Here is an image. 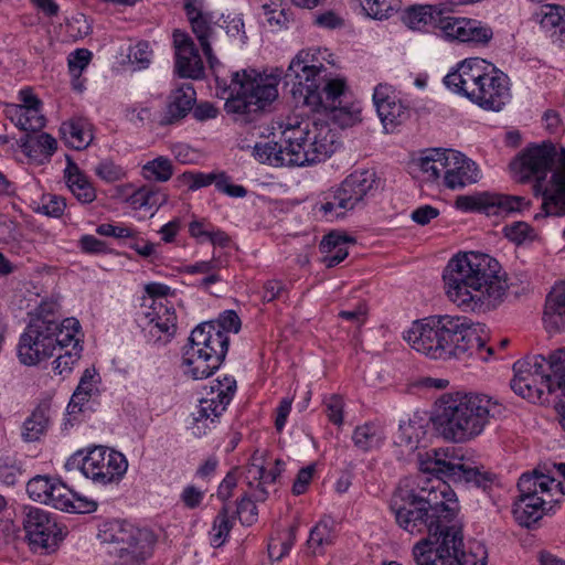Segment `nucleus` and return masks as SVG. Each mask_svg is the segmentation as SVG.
<instances>
[{
    "mask_svg": "<svg viewBox=\"0 0 565 565\" xmlns=\"http://www.w3.org/2000/svg\"><path fill=\"white\" fill-rule=\"evenodd\" d=\"M535 20L542 29L558 32L565 38V8L556 4H544L535 13Z\"/></svg>",
    "mask_w": 565,
    "mask_h": 565,
    "instance_id": "nucleus-37",
    "label": "nucleus"
},
{
    "mask_svg": "<svg viewBox=\"0 0 565 565\" xmlns=\"http://www.w3.org/2000/svg\"><path fill=\"white\" fill-rule=\"evenodd\" d=\"M324 405L329 420L334 425H342L344 407L342 397L339 395H331L326 399Z\"/></svg>",
    "mask_w": 565,
    "mask_h": 565,
    "instance_id": "nucleus-57",
    "label": "nucleus"
},
{
    "mask_svg": "<svg viewBox=\"0 0 565 565\" xmlns=\"http://www.w3.org/2000/svg\"><path fill=\"white\" fill-rule=\"evenodd\" d=\"M263 477L264 466L262 462V457H258L257 454H254L252 457V462L248 463L245 469V478L249 488H253L255 484L253 498L260 502L268 498V491L263 487Z\"/></svg>",
    "mask_w": 565,
    "mask_h": 565,
    "instance_id": "nucleus-41",
    "label": "nucleus"
},
{
    "mask_svg": "<svg viewBox=\"0 0 565 565\" xmlns=\"http://www.w3.org/2000/svg\"><path fill=\"white\" fill-rule=\"evenodd\" d=\"M241 319L233 310L220 315L216 321H207L192 330L183 351L185 373L194 380L212 375L224 361L230 339L227 332L237 333Z\"/></svg>",
    "mask_w": 565,
    "mask_h": 565,
    "instance_id": "nucleus-7",
    "label": "nucleus"
},
{
    "mask_svg": "<svg viewBox=\"0 0 565 565\" xmlns=\"http://www.w3.org/2000/svg\"><path fill=\"white\" fill-rule=\"evenodd\" d=\"M236 388L234 379L225 377L224 382L218 381L217 394L211 398H202L196 411L193 413L194 424L192 433L201 437L206 429L215 423L230 404Z\"/></svg>",
    "mask_w": 565,
    "mask_h": 565,
    "instance_id": "nucleus-19",
    "label": "nucleus"
},
{
    "mask_svg": "<svg viewBox=\"0 0 565 565\" xmlns=\"http://www.w3.org/2000/svg\"><path fill=\"white\" fill-rule=\"evenodd\" d=\"M104 542L117 565H139L152 554L154 539L147 530L126 525L105 533Z\"/></svg>",
    "mask_w": 565,
    "mask_h": 565,
    "instance_id": "nucleus-15",
    "label": "nucleus"
},
{
    "mask_svg": "<svg viewBox=\"0 0 565 565\" xmlns=\"http://www.w3.org/2000/svg\"><path fill=\"white\" fill-rule=\"evenodd\" d=\"M315 24L320 28L334 30V29L342 28L344 24V21L334 11H326V12L317 14L315 17Z\"/></svg>",
    "mask_w": 565,
    "mask_h": 565,
    "instance_id": "nucleus-62",
    "label": "nucleus"
},
{
    "mask_svg": "<svg viewBox=\"0 0 565 565\" xmlns=\"http://www.w3.org/2000/svg\"><path fill=\"white\" fill-rule=\"evenodd\" d=\"M23 527L30 545L33 547L51 548L61 540V529L50 514L39 508H29Z\"/></svg>",
    "mask_w": 565,
    "mask_h": 565,
    "instance_id": "nucleus-20",
    "label": "nucleus"
},
{
    "mask_svg": "<svg viewBox=\"0 0 565 565\" xmlns=\"http://www.w3.org/2000/svg\"><path fill=\"white\" fill-rule=\"evenodd\" d=\"M530 202L520 195L481 192L459 195L456 206L465 212H481L487 215H508L527 209Z\"/></svg>",
    "mask_w": 565,
    "mask_h": 565,
    "instance_id": "nucleus-18",
    "label": "nucleus"
},
{
    "mask_svg": "<svg viewBox=\"0 0 565 565\" xmlns=\"http://www.w3.org/2000/svg\"><path fill=\"white\" fill-rule=\"evenodd\" d=\"M354 238L339 232H331L320 243V250L323 255L322 263L328 267H334L348 256V245L353 244Z\"/></svg>",
    "mask_w": 565,
    "mask_h": 565,
    "instance_id": "nucleus-30",
    "label": "nucleus"
},
{
    "mask_svg": "<svg viewBox=\"0 0 565 565\" xmlns=\"http://www.w3.org/2000/svg\"><path fill=\"white\" fill-rule=\"evenodd\" d=\"M511 169L521 182L535 179L536 188L543 189L546 215H565V148L557 151L551 141L533 145L511 162Z\"/></svg>",
    "mask_w": 565,
    "mask_h": 565,
    "instance_id": "nucleus-6",
    "label": "nucleus"
},
{
    "mask_svg": "<svg viewBox=\"0 0 565 565\" xmlns=\"http://www.w3.org/2000/svg\"><path fill=\"white\" fill-rule=\"evenodd\" d=\"M445 184L449 189L463 188L479 180L477 164L461 152L451 150Z\"/></svg>",
    "mask_w": 565,
    "mask_h": 565,
    "instance_id": "nucleus-26",
    "label": "nucleus"
},
{
    "mask_svg": "<svg viewBox=\"0 0 565 565\" xmlns=\"http://www.w3.org/2000/svg\"><path fill=\"white\" fill-rule=\"evenodd\" d=\"M233 527V521L230 516V509L227 504H224L217 515L215 516L210 532L211 544L213 547L222 546L231 530Z\"/></svg>",
    "mask_w": 565,
    "mask_h": 565,
    "instance_id": "nucleus-42",
    "label": "nucleus"
},
{
    "mask_svg": "<svg viewBox=\"0 0 565 565\" xmlns=\"http://www.w3.org/2000/svg\"><path fill=\"white\" fill-rule=\"evenodd\" d=\"M49 423L47 409L45 407H38L23 423L21 433L23 440L31 443L40 439L45 433Z\"/></svg>",
    "mask_w": 565,
    "mask_h": 565,
    "instance_id": "nucleus-39",
    "label": "nucleus"
},
{
    "mask_svg": "<svg viewBox=\"0 0 565 565\" xmlns=\"http://www.w3.org/2000/svg\"><path fill=\"white\" fill-rule=\"evenodd\" d=\"M20 147L24 152L40 151L47 156H52L57 149L56 140L49 134L42 132L36 137L26 134L20 139Z\"/></svg>",
    "mask_w": 565,
    "mask_h": 565,
    "instance_id": "nucleus-43",
    "label": "nucleus"
},
{
    "mask_svg": "<svg viewBox=\"0 0 565 565\" xmlns=\"http://www.w3.org/2000/svg\"><path fill=\"white\" fill-rule=\"evenodd\" d=\"M546 359L541 355L526 356L513 364L514 377L511 381L513 392L524 398L540 397L546 390H554L553 375L547 373Z\"/></svg>",
    "mask_w": 565,
    "mask_h": 565,
    "instance_id": "nucleus-17",
    "label": "nucleus"
},
{
    "mask_svg": "<svg viewBox=\"0 0 565 565\" xmlns=\"http://www.w3.org/2000/svg\"><path fill=\"white\" fill-rule=\"evenodd\" d=\"M384 439V428L377 423H365L358 426L352 435L354 446L364 452L380 448Z\"/></svg>",
    "mask_w": 565,
    "mask_h": 565,
    "instance_id": "nucleus-33",
    "label": "nucleus"
},
{
    "mask_svg": "<svg viewBox=\"0 0 565 565\" xmlns=\"http://www.w3.org/2000/svg\"><path fill=\"white\" fill-rule=\"evenodd\" d=\"M373 102L384 129L393 131L396 126L406 121L409 117L408 107L395 95L388 85L379 84L373 94Z\"/></svg>",
    "mask_w": 565,
    "mask_h": 565,
    "instance_id": "nucleus-21",
    "label": "nucleus"
},
{
    "mask_svg": "<svg viewBox=\"0 0 565 565\" xmlns=\"http://www.w3.org/2000/svg\"><path fill=\"white\" fill-rule=\"evenodd\" d=\"M403 338L414 350L434 360L459 358L475 348L481 350L484 347L478 329L460 316H439L415 321Z\"/></svg>",
    "mask_w": 565,
    "mask_h": 565,
    "instance_id": "nucleus-5",
    "label": "nucleus"
},
{
    "mask_svg": "<svg viewBox=\"0 0 565 565\" xmlns=\"http://www.w3.org/2000/svg\"><path fill=\"white\" fill-rule=\"evenodd\" d=\"M503 232L508 239L518 245L534 238L533 228L525 222H513L504 226Z\"/></svg>",
    "mask_w": 565,
    "mask_h": 565,
    "instance_id": "nucleus-50",
    "label": "nucleus"
},
{
    "mask_svg": "<svg viewBox=\"0 0 565 565\" xmlns=\"http://www.w3.org/2000/svg\"><path fill=\"white\" fill-rule=\"evenodd\" d=\"M74 467L95 483L108 484L122 479L128 469V461L117 450L95 446L85 456L79 451L66 462L67 469Z\"/></svg>",
    "mask_w": 565,
    "mask_h": 565,
    "instance_id": "nucleus-14",
    "label": "nucleus"
},
{
    "mask_svg": "<svg viewBox=\"0 0 565 565\" xmlns=\"http://www.w3.org/2000/svg\"><path fill=\"white\" fill-rule=\"evenodd\" d=\"M99 382V375L95 369H86L81 377L77 388L72 395L71 402L68 403V413L74 414L81 411L84 402L88 401L89 397L98 392L97 384Z\"/></svg>",
    "mask_w": 565,
    "mask_h": 565,
    "instance_id": "nucleus-34",
    "label": "nucleus"
},
{
    "mask_svg": "<svg viewBox=\"0 0 565 565\" xmlns=\"http://www.w3.org/2000/svg\"><path fill=\"white\" fill-rule=\"evenodd\" d=\"M543 321L548 332H557L565 327V282L555 285L547 295Z\"/></svg>",
    "mask_w": 565,
    "mask_h": 565,
    "instance_id": "nucleus-28",
    "label": "nucleus"
},
{
    "mask_svg": "<svg viewBox=\"0 0 565 565\" xmlns=\"http://www.w3.org/2000/svg\"><path fill=\"white\" fill-rule=\"evenodd\" d=\"M82 349L78 334H73L72 341H67L64 345V353L58 354L54 361V372L63 376L68 374L74 364L79 360Z\"/></svg>",
    "mask_w": 565,
    "mask_h": 565,
    "instance_id": "nucleus-40",
    "label": "nucleus"
},
{
    "mask_svg": "<svg viewBox=\"0 0 565 565\" xmlns=\"http://www.w3.org/2000/svg\"><path fill=\"white\" fill-rule=\"evenodd\" d=\"M452 149H428L418 159V167L426 180L435 181L441 175H447L448 161Z\"/></svg>",
    "mask_w": 565,
    "mask_h": 565,
    "instance_id": "nucleus-31",
    "label": "nucleus"
},
{
    "mask_svg": "<svg viewBox=\"0 0 565 565\" xmlns=\"http://www.w3.org/2000/svg\"><path fill=\"white\" fill-rule=\"evenodd\" d=\"M61 134L65 142L77 150L86 148L93 140L88 124L79 120L63 122Z\"/></svg>",
    "mask_w": 565,
    "mask_h": 565,
    "instance_id": "nucleus-38",
    "label": "nucleus"
},
{
    "mask_svg": "<svg viewBox=\"0 0 565 565\" xmlns=\"http://www.w3.org/2000/svg\"><path fill=\"white\" fill-rule=\"evenodd\" d=\"M74 492L60 479L56 480L55 487L53 488V497L46 500L44 504L52 505L53 508L66 511L68 510L71 499H73Z\"/></svg>",
    "mask_w": 565,
    "mask_h": 565,
    "instance_id": "nucleus-49",
    "label": "nucleus"
},
{
    "mask_svg": "<svg viewBox=\"0 0 565 565\" xmlns=\"http://www.w3.org/2000/svg\"><path fill=\"white\" fill-rule=\"evenodd\" d=\"M302 124H308V126H309V127H307L308 134L305 136V138H302L301 141H299L301 148H303V151H306V152L311 151L315 148H317L318 142L319 143L323 142L322 141L323 137H321L322 135L328 140V143L330 146V151L327 152L324 156H322L321 158H319L315 161L305 162L302 166L312 164V163H317V162L326 160L328 157H330L334 152V135L331 134V129H330L329 125L326 122H318L316 120H313V121H311L309 119L298 120L297 118H294V119L290 118L286 122V127L287 128H296L297 126H302Z\"/></svg>",
    "mask_w": 565,
    "mask_h": 565,
    "instance_id": "nucleus-27",
    "label": "nucleus"
},
{
    "mask_svg": "<svg viewBox=\"0 0 565 565\" xmlns=\"http://www.w3.org/2000/svg\"><path fill=\"white\" fill-rule=\"evenodd\" d=\"M237 486V477L235 475V469L230 471L223 481L220 483L217 489V498L222 501H227L232 494L233 490Z\"/></svg>",
    "mask_w": 565,
    "mask_h": 565,
    "instance_id": "nucleus-64",
    "label": "nucleus"
},
{
    "mask_svg": "<svg viewBox=\"0 0 565 565\" xmlns=\"http://www.w3.org/2000/svg\"><path fill=\"white\" fill-rule=\"evenodd\" d=\"M143 330H148L152 338L160 339V334L172 335L177 329V316L173 307L163 303L161 300H152L148 311L138 318Z\"/></svg>",
    "mask_w": 565,
    "mask_h": 565,
    "instance_id": "nucleus-24",
    "label": "nucleus"
},
{
    "mask_svg": "<svg viewBox=\"0 0 565 565\" xmlns=\"http://www.w3.org/2000/svg\"><path fill=\"white\" fill-rule=\"evenodd\" d=\"M22 471L15 458H0V482L4 486H14L21 478Z\"/></svg>",
    "mask_w": 565,
    "mask_h": 565,
    "instance_id": "nucleus-46",
    "label": "nucleus"
},
{
    "mask_svg": "<svg viewBox=\"0 0 565 565\" xmlns=\"http://www.w3.org/2000/svg\"><path fill=\"white\" fill-rule=\"evenodd\" d=\"M547 362L548 370L552 371L553 380L557 387H563L559 385V379L563 374H565V350L559 349L553 352Z\"/></svg>",
    "mask_w": 565,
    "mask_h": 565,
    "instance_id": "nucleus-58",
    "label": "nucleus"
},
{
    "mask_svg": "<svg viewBox=\"0 0 565 565\" xmlns=\"http://www.w3.org/2000/svg\"><path fill=\"white\" fill-rule=\"evenodd\" d=\"M425 434L424 427L414 420L399 424L398 434L395 443L398 446H405L413 450L417 448L420 438Z\"/></svg>",
    "mask_w": 565,
    "mask_h": 565,
    "instance_id": "nucleus-45",
    "label": "nucleus"
},
{
    "mask_svg": "<svg viewBox=\"0 0 565 565\" xmlns=\"http://www.w3.org/2000/svg\"><path fill=\"white\" fill-rule=\"evenodd\" d=\"M52 478L47 476H35L26 483V492L29 497L38 502L44 503L49 500L47 489H52Z\"/></svg>",
    "mask_w": 565,
    "mask_h": 565,
    "instance_id": "nucleus-47",
    "label": "nucleus"
},
{
    "mask_svg": "<svg viewBox=\"0 0 565 565\" xmlns=\"http://www.w3.org/2000/svg\"><path fill=\"white\" fill-rule=\"evenodd\" d=\"M254 501L256 500L243 495L237 503L236 515L243 525H252L257 520L258 511Z\"/></svg>",
    "mask_w": 565,
    "mask_h": 565,
    "instance_id": "nucleus-53",
    "label": "nucleus"
},
{
    "mask_svg": "<svg viewBox=\"0 0 565 565\" xmlns=\"http://www.w3.org/2000/svg\"><path fill=\"white\" fill-rule=\"evenodd\" d=\"M92 52L87 49H77L68 55V68L73 76L78 77L92 60Z\"/></svg>",
    "mask_w": 565,
    "mask_h": 565,
    "instance_id": "nucleus-54",
    "label": "nucleus"
},
{
    "mask_svg": "<svg viewBox=\"0 0 565 565\" xmlns=\"http://www.w3.org/2000/svg\"><path fill=\"white\" fill-rule=\"evenodd\" d=\"M186 17L191 23L192 31L196 35L202 51L212 70H215L220 64L218 60L212 52L211 40L213 39L214 30L212 26L213 17L211 13L203 12L202 9L193 0H186L184 3Z\"/></svg>",
    "mask_w": 565,
    "mask_h": 565,
    "instance_id": "nucleus-23",
    "label": "nucleus"
},
{
    "mask_svg": "<svg viewBox=\"0 0 565 565\" xmlns=\"http://www.w3.org/2000/svg\"><path fill=\"white\" fill-rule=\"evenodd\" d=\"M335 537L334 521L331 518H323L310 531L307 545L313 554H322L327 546L334 543Z\"/></svg>",
    "mask_w": 565,
    "mask_h": 565,
    "instance_id": "nucleus-35",
    "label": "nucleus"
},
{
    "mask_svg": "<svg viewBox=\"0 0 565 565\" xmlns=\"http://www.w3.org/2000/svg\"><path fill=\"white\" fill-rule=\"evenodd\" d=\"M281 72L260 74L255 70L232 73L231 83L215 75L217 86L228 93L225 110L236 116L235 120L252 122L278 97V83Z\"/></svg>",
    "mask_w": 565,
    "mask_h": 565,
    "instance_id": "nucleus-10",
    "label": "nucleus"
},
{
    "mask_svg": "<svg viewBox=\"0 0 565 565\" xmlns=\"http://www.w3.org/2000/svg\"><path fill=\"white\" fill-rule=\"evenodd\" d=\"M444 84L486 110L500 111L511 99L509 77L482 58H467Z\"/></svg>",
    "mask_w": 565,
    "mask_h": 565,
    "instance_id": "nucleus-8",
    "label": "nucleus"
},
{
    "mask_svg": "<svg viewBox=\"0 0 565 565\" xmlns=\"http://www.w3.org/2000/svg\"><path fill=\"white\" fill-rule=\"evenodd\" d=\"M152 51L148 42H139L129 52V58L138 64L139 68H145L150 64Z\"/></svg>",
    "mask_w": 565,
    "mask_h": 565,
    "instance_id": "nucleus-59",
    "label": "nucleus"
},
{
    "mask_svg": "<svg viewBox=\"0 0 565 565\" xmlns=\"http://www.w3.org/2000/svg\"><path fill=\"white\" fill-rule=\"evenodd\" d=\"M307 127H309L308 124H302V126H297L296 128H287L285 126L281 132L285 146L277 142L256 143L253 151L254 157L259 162L274 167H302L305 162L321 158L330 151V146L326 138L322 139L324 142H318L317 148L307 152L303 151L299 143L308 134ZM321 137L324 136L322 135Z\"/></svg>",
    "mask_w": 565,
    "mask_h": 565,
    "instance_id": "nucleus-13",
    "label": "nucleus"
},
{
    "mask_svg": "<svg viewBox=\"0 0 565 565\" xmlns=\"http://www.w3.org/2000/svg\"><path fill=\"white\" fill-rule=\"evenodd\" d=\"M7 118L20 130L35 132L45 126V118L38 109H25L15 104L6 107Z\"/></svg>",
    "mask_w": 565,
    "mask_h": 565,
    "instance_id": "nucleus-32",
    "label": "nucleus"
},
{
    "mask_svg": "<svg viewBox=\"0 0 565 565\" xmlns=\"http://www.w3.org/2000/svg\"><path fill=\"white\" fill-rule=\"evenodd\" d=\"M67 186L74 196L82 203H92L96 199V192L87 178L74 163L66 169Z\"/></svg>",
    "mask_w": 565,
    "mask_h": 565,
    "instance_id": "nucleus-36",
    "label": "nucleus"
},
{
    "mask_svg": "<svg viewBox=\"0 0 565 565\" xmlns=\"http://www.w3.org/2000/svg\"><path fill=\"white\" fill-rule=\"evenodd\" d=\"M216 189L233 198H244L247 194V190L243 185L230 183L228 178L224 173L218 174Z\"/></svg>",
    "mask_w": 565,
    "mask_h": 565,
    "instance_id": "nucleus-61",
    "label": "nucleus"
},
{
    "mask_svg": "<svg viewBox=\"0 0 565 565\" xmlns=\"http://www.w3.org/2000/svg\"><path fill=\"white\" fill-rule=\"evenodd\" d=\"M96 174L105 180L106 182H115L121 180L125 177V171L121 167L115 164L111 161H102L95 168Z\"/></svg>",
    "mask_w": 565,
    "mask_h": 565,
    "instance_id": "nucleus-56",
    "label": "nucleus"
},
{
    "mask_svg": "<svg viewBox=\"0 0 565 565\" xmlns=\"http://www.w3.org/2000/svg\"><path fill=\"white\" fill-rule=\"evenodd\" d=\"M173 174V167L170 159L158 157L142 167V175L147 180L158 182L168 181Z\"/></svg>",
    "mask_w": 565,
    "mask_h": 565,
    "instance_id": "nucleus-44",
    "label": "nucleus"
},
{
    "mask_svg": "<svg viewBox=\"0 0 565 565\" xmlns=\"http://www.w3.org/2000/svg\"><path fill=\"white\" fill-rule=\"evenodd\" d=\"M79 331L77 319L58 321L52 312H44V308H41L20 338L19 359L25 365H35L50 358L56 349L63 351L65 343L72 341L73 334H79Z\"/></svg>",
    "mask_w": 565,
    "mask_h": 565,
    "instance_id": "nucleus-11",
    "label": "nucleus"
},
{
    "mask_svg": "<svg viewBox=\"0 0 565 565\" xmlns=\"http://www.w3.org/2000/svg\"><path fill=\"white\" fill-rule=\"evenodd\" d=\"M218 179V174L215 173H194V172H184L181 175L182 182L188 184L189 189L194 191L214 183L216 185V181Z\"/></svg>",
    "mask_w": 565,
    "mask_h": 565,
    "instance_id": "nucleus-55",
    "label": "nucleus"
},
{
    "mask_svg": "<svg viewBox=\"0 0 565 565\" xmlns=\"http://www.w3.org/2000/svg\"><path fill=\"white\" fill-rule=\"evenodd\" d=\"M321 55L322 51L318 47L299 51L285 73L286 83L292 85V95L302 98L312 111L326 113L340 128L352 127L361 120L360 110L340 107L345 81L328 76Z\"/></svg>",
    "mask_w": 565,
    "mask_h": 565,
    "instance_id": "nucleus-3",
    "label": "nucleus"
},
{
    "mask_svg": "<svg viewBox=\"0 0 565 565\" xmlns=\"http://www.w3.org/2000/svg\"><path fill=\"white\" fill-rule=\"evenodd\" d=\"M565 463H552L544 470L523 473L518 482L519 499L513 505L518 523L530 527L553 510L565 497Z\"/></svg>",
    "mask_w": 565,
    "mask_h": 565,
    "instance_id": "nucleus-9",
    "label": "nucleus"
},
{
    "mask_svg": "<svg viewBox=\"0 0 565 565\" xmlns=\"http://www.w3.org/2000/svg\"><path fill=\"white\" fill-rule=\"evenodd\" d=\"M438 215V209L431 205H423L412 212L411 218L419 225H427L431 220L436 218Z\"/></svg>",
    "mask_w": 565,
    "mask_h": 565,
    "instance_id": "nucleus-63",
    "label": "nucleus"
},
{
    "mask_svg": "<svg viewBox=\"0 0 565 565\" xmlns=\"http://www.w3.org/2000/svg\"><path fill=\"white\" fill-rule=\"evenodd\" d=\"M420 470L436 478L429 480L430 486L420 487L415 492L407 483L399 484L394 491L390 508L397 524L412 534L427 533L433 540L451 526L448 523L455 515L456 502L454 492L444 481L473 484L484 491L497 482L495 475L481 470L454 456V450L434 449L420 461Z\"/></svg>",
    "mask_w": 565,
    "mask_h": 565,
    "instance_id": "nucleus-1",
    "label": "nucleus"
},
{
    "mask_svg": "<svg viewBox=\"0 0 565 565\" xmlns=\"http://www.w3.org/2000/svg\"><path fill=\"white\" fill-rule=\"evenodd\" d=\"M66 207L65 199L55 194H45L42 196L41 205L36 212L52 217H60Z\"/></svg>",
    "mask_w": 565,
    "mask_h": 565,
    "instance_id": "nucleus-51",
    "label": "nucleus"
},
{
    "mask_svg": "<svg viewBox=\"0 0 565 565\" xmlns=\"http://www.w3.org/2000/svg\"><path fill=\"white\" fill-rule=\"evenodd\" d=\"M448 34L460 42L486 44L492 39V30L476 20H456L447 26Z\"/></svg>",
    "mask_w": 565,
    "mask_h": 565,
    "instance_id": "nucleus-29",
    "label": "nucleus"
},
{
    "mask_svg": "<svg viewBox=\"0 0 565 565\" xmlns=\"http://www.w3.org/2000/svg\"><path fill=\"white\" fill-rule=\"evenodd\" d=\"M374 173L370 171L354 172L348 175L341 184L328 191L320 210L326 214L342 217L348 211L361 203L373 189Z\"/></svg>",
    "mask_w": 565,
    "mask_h": 565,
    "instance_id": "nucleus-16",
    "label": "nucleus"
},
{
    "mask_svg": "<svg viewBox=\"0 0 565 565\" xmlns=\"http://www.w3.org/2000/svg\"><path fill=\"white\" fill-rule=\"evenodd\" d=\"M175 71L180 77L198 79L204 73L203 62L192 39L184 32H173Z\"/></svg>",
    "mask_w": 565,
    "mask_h": 565,
    "instance_id": "nucleus-22",
    "label": "nucleus"
},
{
    "mask_svg": "<svg viewBox=\"0 0 565 565\" xmlns=\"http://www.w3.org/2000/svg\"><path fill=\"white\" fill-rule=\"evenodd\" d=\"M366 14L376 20L388 19L394 11V0H362Z\"/></svg>",
    "mask_w": 565,
    "mask_h": 565,
    "instance_id": "nucleus-48",
    "label": "nucleus"
},
{
    "mask_svg": "<svg viewBox=\"0 0 565 565\" xmlns=\"http://www.w3.org/2000/svg\"><path fill=\"white\" fill-rule=\"evenodd\" d=\"M204 491L199 489L195 486H186L181 494H180V501L183 503V505L186 509H196L201 505L203 499H204Z\"/></svg>",
    "mask_w": 565,
    "mask_h": 565,
    "instance_id": "nucleus-60",
    "label": "nucleus"
},
{
    "mask_svg": "<svg viewBox=\"0 0 565 565\" xmlns=\"http://www.w3.org/2000/svg\"><path fill=\"white\" fill-rule=\"evenodd\" d=\"M504 412L505 407L487 394L448 393L437 402L434 424L444 439L467 443L480 436Z\"/></svg>",
    "mask_w": 565,
    "mask_h": 565,
    "instance_id": "nucleus-4",
    "label": "nucleus"
},
{
    "mask_svg": "<svg viewBox=\"0 0 565 565\" xmlns=\"http://www.w3.org/2000/svg\"><path fill=\"white\" fill-rule=\"evenodd\" d=\"M462 534L459 527L451 525L433 540L425 537L413 547L416 565H487L488 553L483 544L477 542L469 551H462Z\"/></svg>",
    "mask_w": 565,
    "mask_h": 565,
    "instance_id": "nucleus-12",
    "label": "nucleus"
},
{
    "mask_svg": "<svg viewBox=\"0 0 565 565\" xmlns=\"http://www.w3.org/2000/svg\"><path fill=\"white\" fill-rule=\"evenodd\" d=\"M195 99V90L191 83H182L175 86L169 95L167 107L159 119V124L168 126L181 120L193 109Z\"/></svg>",
    "mask_w": 565,
    "mask_h": 565,
    "instance_id": "nucleus-25",
    "label": "nucleus"
},
{
    "mask_svg": "<svg viewBox=\"0 0 565 565\" xmlns=\"http://www.w3.org/2000/svg\"><path fill=\"white\" fill-rule=\"evenodd\" d=\"M297 530H298V524H294L292 526H290L288 537L285 541L280 542V543H278V542L269 543L268 555L273 561H280L284 556H286L290 552V550L295 543V540H296Z\"/></svg>",
    "mask_w": 565,
    "mask_h": 565,
    "instance_id": "nucleus-52",
    "label": "nucleus"
},
{
    "mask_svg": "<svg viewBox=\"0 0 565 565\" xmlns=\"http://www.w3.org/2000/svg\"><path fill=\"white\" fill-rule=\"evenodd\" d=\"M500 269V264L487 254L469 252L454 256L443 274L448 299L466 312L497 308L508 290Z\"/></svg>",
    "mask_w": 565,
    "mask_h": 565,
    "instance_id": "nucleus-2",
    "label": "nucleus"
}]
</instances>
